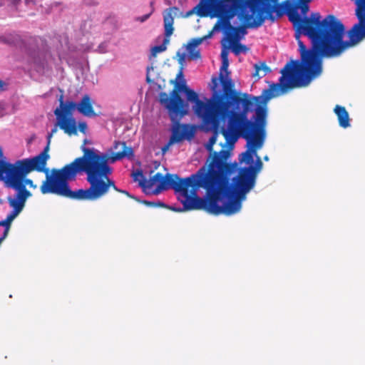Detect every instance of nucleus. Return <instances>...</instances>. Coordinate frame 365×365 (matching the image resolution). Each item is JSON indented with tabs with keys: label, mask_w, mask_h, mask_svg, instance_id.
Wrapping results in <instances>:
<instances>
[{
	"label": "nucleus",
	"mask_w": 365,
	"mask_h": 365,
	"mask_svg": "<svg viewBox=\"0 0 365 365\" xmlns=\"http://www.w3.org/2000/svg\"><path fill=\"white\" fill-rule=\"evenodd\" d=\"M58 126V123H57L56 125H55V126L51 129V133L48 135V137H47V138H48V143H47V145H50L51 138H52L53 134H55L57 132V130H58V128L57 127Z\"/></svg>",
	"instance_id": "obj_25"
},
{
	"label": "nucleus",
	"mask_w": 365,
	"mask_h": 365,
	"mask_svg": "<svg viewBox=\"0 0 365 365\" xmlns=\"http://www.w3.org/2000/svg\"><path fill=\"white\" fill-rule=\"evenodd\" d=\"M183 77V73H182V67L180 68V70L179 71L178 75H177V78H182Z\"/></svg>",
	"instance_id": "obj_32"
},
{
	"label": "nucleus",
	"mask_w": 365,
	"mask_h": 365,
	"mask_svg": "<svg viewBox=\"0 0 365 365\" xmlns=\"http://www.w3.org/2000/svg\"><path fill=\"white\" fill-rule=\"evenodd\" d=\"M231 45L232 51L235 55L238 56L241 53H247L249 48L239 42V41H229Z\"/></svg>",
	"instance_id": "obj_20"
},
{
	"label": "nucleus",
	"mask_w": 365,
	"mask_h": 365,
	"mask_svg": "<svg viewBox=\"0 0 365 365\" xmlns=\"http://www.w3.org/2000/svg\"><path fill=\"white\" fill-rule=\"evenodd\" d=\"M170 145H168V143L163 148V151L165 152L168 149Z\"/></svg>",
	"instance_id": "obj_34"
},
{
	"label": "nucleus",
	"mask_w": 365,
	"mask_h": 365,
	"mask_svg": "<svg viewBox=\"0 0 365 365\" xmlns=\"http://www.w3.org/2000/svg\"><path fill=\"white\" fill-rule=\"evenodd\" d=\"M20 0H13L14 4H17Z\"/></svg>",
	"instance_id": "obj_40"
},
{
	"label": "nucleus",
	"mask_w": 365,
	"mask_h": 365,
	"mask_svg": "<svg viewBox=\"0 0 365 365\" xmlns=\"http://www.w3.org/2000/svg\"><path fill=\"white\" fill-rule=\"evenodd\" d=\"M210 119L207 120L205 118L201 119L202 125L205 127L206 130H212V134L208 142L205 145L207 151L210 152V156L207 160L205 165L203 166L208 167L209 163L212 160L213 155L216 151H213V145L215 144L217 137L220 133L222 135V129L225 128L224 126H220L222 122L227 120V118L222 116L220 111L210 115Z\"/></svg>",
	"instance_id": "obj_11"
},
{
	"label": "nucleus",
	"mask_w": 365,
	"mask_h": 365,
	"mask_svg": "<svg viewBox=\"0 0 365 365\" xmlns=\"http://www.w3.org/2000/svg\"><path fill=\"white\" fill-rule=\"evenodd\" d=\"M93 101L88 94H85L81 101L77 103L78 111L86 117H95L96 113L93 107Z\"/></svg>",
	"instance_id": "obj_16"
},
{
	"label": "nucleus",
	"mask_w": 365,
	"mask_h": 365,
	"mask_svg": "<svg viewBox=\"0 0 365 365\" xmlns=\"http://www.w3.org/2000/svg\"><path fill=\"white\" fill-rule=\"evenodd\" d=\"M189 53L190 58L192 60H197L201 58L200 52L199 50H197L195 48H192L190 49H187Z\"/></svg>",
	"instance_id": "obj_24"
},
{
	"label": "nucleus",
	"mask_w": 365,
	"mask_h": 365,
	"mask_svg": "<svg viewBox=\"0 0 365 365\" xmlns=\"http://www.w3.org/2000/svg\"><path fill=\"white\" fill-rule=\"evenodd\" d=\"M185 93L187 101L194 103L193 110L195 114L201 119L205 118L207 120L210 115L219 111L220 94H215L204 102L199 99L198 95L193 90L186 86L185 82L182 85L176 84L170 93V96L165 93H160L159 101L168 111L169 116L173 122L178 121L187 113V104L180 97L179 91Z\"/></svg>",
	"instance_id": "obj_6"
},
{
	"label": "nucleus",
	"mask_w": 365,
	"mask_h": 365,
	"mask_svg": "<svg viewBox=\"0 0 365 365\" xmlns=\"http://www.w3.org/2000/svg\"><path fill=\"white\" fill-rule=\"evenodd\" d=\"M184 207L182 208H180V209H178V210H175V208H173V210H177V211H185L183 210Z\"/></svg>",
	"instance_id": "obj_38"
},
{
	"label": "nucleus",
	"mask_w": 365,
	"mask_h": 365,
	"mask_svg": "<svg viewBox=\"0 0 365 365\" xmlns=\"http://www.w3.org/2000/svg\"><path fill=\"white\" fill-rule=\"evenodd\" d=\"M158 206H160V207H163L165 206V204H164L163 202H159L158 203Z\"/></svg>",
	"instance_id": "obj_36"
},
{
	"label": "nucleus",
	"mask_w": 365,
	"mask_h": 365,
	"mask_svg": "<svg viewBox=\"0 0 365 365\" xmlns=\"http://www.w3.org/2000/svg\"><path fill=\"white\" fill-rule=\"evenodd\" d=\"M48 145L46 146L44 150L38 155L31 158L19 160L14 163V165L20 168V173L24 175L25 173H30L33 170L38 172H43L46 173V180L42 182L40 187V190L42 194H54L58 196L63 197L55 191L56 186L57 185V175L59 174L61 170L64 169L68 165L71 164H67L62 168L56 169L53 168L51 171V174L48 173V170L45 168L46 162L49 158Z\"/></svg>",
	"instance_id": "obj_7"
},
{
	"label": "nucleus",
	"mask_w": 365,
	"mask_h": 365,
	"mask_svg": "<svg viewBox=\"0 0 365 365\" xmlns=\"http://www.w3.org/2000/svg\"><path fill=\"white\" fill-rule=\"evenodd\" d=\"M0 42L7 43V44H11L13 43V41L11 40V38L9 36H0Z\"/></svg>",
	"instance_id": "obj_29"
},
{
	"label": "nucleus",
	"mask_w": 365,
	"mask_h": 365,
	"mask_svg": "<svg viewBox=\"0 0 365 365\" xmlns=\"http://www.w3.org/2000/svg\"><path fill=\"white\" fill-rule=\"evenodd\" d=\"M144 203L146 205H153V203L151 202L144 201Z\"/></svg>",
	"instance_id": "obj_37"
},
{
	"label": "nucleus",
	"mask_w": 365,
	"mask_h": 365,
	"mask_svg": "<svg viewBox=\"0 0 365 365\" xmlns=\"http://www.w3.org/2000/svg\"><path fill=\"white\" fill-rule=\"evenodd\" d=\"M264 160H269V158H268V157H267V156H265V157L264 158Z\"/></svg>",
	"instance_id": "obj_42"
},
{
	"label": "nucleus",
	"mask_w": 365,
	"mask_h": 365,
	"mask_svg": "<svg viewBox=\"0 0 365 365\" xmlns=\"http://www.w3.org/2000/svg\"><path fill=\"white\" fill-rule=\"evenodd\" d=\"M4 86H5V83L3 81L0 80V89L4 90Z\"/></svg>",
	"instance_id": "obj_33"
},
{
	"label": "nucleus",
	"mask_w": 365,
	"mask_h": 365,
	"mask_svg": "<svg viewBox=\"0 0 365 365\" xmlns=\"http://www.w3.org/2000/svg\"><path fill=\"white\" fill-rule=\"evenodd\" d=\"M222 135L225 139V144H233L236 140L242 137L247 140V150L241 154L242 158L240 159L241 162L250 165L253 162V155H257V150L262 147L264 138L265 130H240L232 131L222 129Z\"/></svg>",
	"instance_id": "obj_9"
},
{
	"label": "nucleus",
	"mask_w": 365,
	"mask_h": 365,
	"mask_svg": "<svg viewBox=\"0 0 365 365\" xmlns=\"http://www.w3.org/2000/svg\"><path fill=\"white\" fill-rule=\"evenodd\" d=\"M154 12V9L153 8V9H151L150 12L148 14H145V15H143L142 16H140V17H138L137 18V21H139L140 22H144L147 19H149V17L151 16V14Z\"/></svg>",
	"instance_id": "obj_26"
},
{
	"label": "nucleus",
	"mask_w": 365,
	"mask_h": 365,
	"mask_svg": "<svg viewBox=\"0 0 365 365\" xmlns=\"http://www.w3.org/2000/svg\"><path fill=\"white\" fill-rule=\"evenodd\" d=\"M208 174L206 166L185 178H180L177 174L163 175L157 173L150 180H141L140 187L147 190L157 184L154 194L173 189L179 194L178 200L184 205V210H202L214 215Z\"/></svg>",
	"instance_id": "obj_5"
},
{
	"label": "nucleus",
	"mask_w": 365,
	"mask_h": 365,
	"mask_svg": "<svg viewBox=\"0 0 365 365\" xmlns=\"http://www.w3.org/2000/svg\"><path fill=\"white\" fill-rule=\"evenodd\" d=\"M298 45L301 62L287 63L281 70L279 82L272 84L259 96L237 92L232 80L225 79L221 75L222 94H220L219 111L227 119L225 130H265L267 102L289 89L308 86L322 73V63L307 51L302 41H298Z\"/></svg>",
	"instance_id": "obj_1"
},
{
	"label": "nucleus",
	"mask_w": 365,
	"mask_h": 365,
	"mask_svg": "<svg viewBox=\"0 0 365 365\" xmlns=\"http://www.w3.org/2000/svg\"><path fill=\"white\" fill-rule=\"evenodd\" d=\"M219 82L221 83V81H220V77L219 78H217V77H212V78L211 86H210L211 90L212 91V96H214L215 94H220L217 91Z\"/></svg>",
	"instance_id": "obj_23"
},
{
	"label": "nucleus",
	"mask_w": 365,
	"mask_h": 365,
	"mask_svg": "<svg viewBox=\"0 0 365 365\" xmlns=\"http://www.w3.org/2000/svg\"><path fill=\"white\" fill-rule=\"evenodd\" d=\"M26 4H29V2H34L33 0H25Z\"/></svg>",
	"instance_id": "obj_39"
},
{
	"label": "nucleus",
	"mask_w": 365,
	"mask_h": 365,
	"mask_svg": "<svg viewBox=\"0 0 365 365\" xmlns=\"http://www.w3.org/2000/svg\"><path fill=\"white\" fill-rule=\"evenodd\" d=\"M255 73H254V76H257L258 78H262L271 72V68L267 66L265 62L255 63Z\"/></svg>",
	"instance_id": "obj_18"
},
{
	"label": "nucleus",
	"mask_w": 365,
	"mask_h": 365,
	"mask_svg": "<svg viewBox=\"0 0 365 365\" xmlns=\"http://www.w3.org/2000/svg\"><path fill=\"white\" fill-rule=\"evenodd\" d=\"M4 240V237H0V245L1 244V242H3Z\"/></svg>",
	"instance_id": "obj_41"
},
{
	"label": "nucleus",
	"mask_w": 365,
	"mask_h": 365,
	"mask_svg": "<svg viewBox=\"0 0 365 365\" xmlns=\"http://www.w3.org/2000/svg\"><path fill=\"white\" fill-rule=\"evenodd\" d=\"M229 156V150L222 149L214 153L207 167L215 215H232L240 211L242 201L255 186L263 166L257 155L255 165L240 168L237 163L227 162Z\"/></svg>",
	"instance_id": "obj_3"
},
{
	"label": "nucleus",
	"mask_w": 365,
	"mask_h": 365,
	"mask_svg": "<svg viewBox=\"0 0 365 365\" xmlns=\"http://www.w3.org/2000/svg\"><path fill=\"white\" fill-rule=\"evenodd\" d=\"M299 1L302 3V5L301 6L302 11L303 14H305L309 9V6L307 4L309 1L308 0H302V1L299 0Z\"/></svg>",
	"instance_id": "obj_27"
},
{
	"label": "nucleus",
	"mask_w": 365,
	"mask_h": 365,
	"mask_svg": "<svg viewBox=\"0 0 365 365\" xmlns=\"http://www.w3.org/2000/svg\"><path fill=\"white\" fill-rule=\"evenodd\" d=\"M78 128L81 133H85L88 127L86 123L81 122L78 123V126L77 127V128Z\"/></svg>",
	"instance_id": "obj_28"
},
{
	"label": "nucleus",
	"mask_w": 365,
	"mask_h": 365,
	"mask_svg": "<svg viewBox=\"0 0 365 365\" xmlns=\"http://www.w3.org/2000/svg\"><path fill=\"white\" fill-rule=\"evenodd\" d=\"M334 112L336 115L339 125L341 128H346L350 126L349 113L345 107L336 105L334 108Z\"/></svg>",
	"instance_id": "obj_17"
},
{
	"label": "nucleus",
	"mask_w": 365,
	"mask_h": 365,
	"mask_svg": "<svg viewBox=\"0 0 365 365\" xmlns=\"http://www.w3.org/2000/svg\"><path fill=\"white\" fill-rule=\"evenodd\" d=\"M195 132L192 126L188 124L177 125L173 130L172 135L168 141V145L182 141L184 138L190 140L194 137Z\"/></svg>",
	"instance_id": "obj_15"
},
{
	"label": "nucleus",
	"mask_w": 365,
	"mask_h": 365,
	"mask_svg": "<svg viewBox=\"0 0 365 365\" xmlns=\"http://www.w3.org/2000/svg\"><path fill=\"white\" fill-rule=\"evenodd\" d=\"M4 153L0 147V180H4L9 187L16 191L11 198L25 207L26 202L32 194L26 189V185L36 188L33 180L26 178L29 173L21 175L20 168L4 160Z\"/></svg>",
	"instance_id": "obj_8"
},
{
	"label": "nucleus",
	"mask_w": 365,
	"mask_h": 365,
	"mask_svg": "<svg viewBox=\"0 0 365 365\" xmlns=\"http://www.w3.org/2000/svg\"><path fill=\"white\" fill-rule=\"evenodd\" d=\"M229 61H222V66L220 68V77L221 75L225 79L232 80L229 76L230 72L228 71Z\"/></svg>",
	"instance_id": "obj_21"
},
{
	"label": "nucleus",
	"mask_w": 365,
	"mask_h": 365,
	"mask_svg": "<svg viewBox=\"0 0 365 365\" xmlns=\"http://www.w3.org/2000/svg\"><path fill=\"white\" fill-rule=\"evenodd\" d=\"M276 0H224L213 31H225L228 41H240L247 34V28H258L268 19L274 20L273 13L280 17Z\"/></svg>",
	"instance_id": "obj_4"
},
{
	"label": "nucleus",
	"mask_w": 365,
	"mask_h": 365,
	"mask_svg": "<svg viewBox=\"0 0 365 365\" xmlns=\"http://www.w3.org/2000/svg\"><path fill=\"white\" fill-rule=\"evenodd\" d=\"M63 93V91L60 89ZM59 107L56 108L54 114L58 120L59 128L68 135L77 134V125L75 118L72 117L73 111L77 108V103L73 101H63V95L61 93L58 98Z\"/></svg>",
	"instance_id": "obj_10"
},
{
	"label": "nucleus",
	"mask_w": 365,
	"mask_h": 365,
	"mask_svg": "<svg viewBox=\"0 0 365 365\" xmlns=\"http://www.w3.org/2000/svg\"><path fill=\"white\" fill-rule=\"evenodd\" d=\"M150 6L151 7V9H153V8L155 9V8H154V1H150Z\"/></svg>",
	"instance_id": "obj_35"
},
{
	"label": "nucleus",
	"mask_w": 365,
	"mask_h": 365,
	"mask_svg": "<svg viewBox=\"0 0 365 365\" xmlns=\"http://www.w3.org/2000/svg\"><path fill=\"white\" fill-rule=\"evenodd\" d=\"M7 202L11 207L13 208L12 211L9 214L4 220L0 221V226L5 227L3 233L4 240L7 237L12 221L21 213L24 206L16 202L11 198V196L7 197Z\"/></svg>",
	"instance_id": "obj_14"
},
{
	"label": "nucleus",
	"mask_w": 365,
	"mask_h": 365,
	"mask_svg": "<svg viewBox=\"0 0 365 365\" xmlns=\"http://www.w3.org/2000/svg\"><path fill=\"white\" fill-rule=\"evenodd\" d=\"M133 180L135 182H138L139 185L140 186V182L141 180L147 181L143 175V171L140 169L136 170L135 172L132 174Z\"/></svg>",
	"instance_id": "obj_22"
},
{
	"label": "nucleus",
	"mask_w": 365,
	"mask_h": 365,
	"mask_svg": "<svg viewBox=\"0 0 365 365\" xmlns=\"http://www.w3.org/2000/svg\"><path fill=\"white\" fill-rule=\"evenodd\" d=\"M177 56L178 57V63L182 65L185 61V55L184 53H180V51H178L177 53Z\"/></svg>",
	"instance_id": "obj_31"
},
{
	"label": "nucleus",
	"mask_w": 365,
	"mask_h": 365,
	"mask_svg": "<svg viewBox=\"0 0 365 365\" xmlns=\"http://www.w3.org/2000/svg\"><path fill=\"white\" fill-rule=\"evenodd\" d=\"M178 11V8L176 6L170 7L166 9L163 13V24L165 29V38L163 43L159 46H155L151 49V56L155 57L158 53L163 52L166 50V45L170 41V37L174 31V17L173 14L176 15V11Z\"/></svg>",
	"instance_id": "obj_13"
},
{
	"label": "nucleus",
	"mask_w": 365,
	"mask_h": 365,
	"mask_svg": "<svg viewBox=\"0 0 365 365\" xmlns=\"http://www.w3.org/2000/svg\"><path fill=\"white\" fill-rule=\"evenodd\" d=\"M222 61H228V51L226 48H223L221 52Z\"/></svg>",
	"instance_id": "obj_30"
},
{
	"label": "nucleus",
	"mask_w": 365,
	"mask_h": 365,
	"mask_svg": "<svg viewBox=\"0 0 365 365\" xmlns=\"http://www.w3.org/2000/svg\"><path fill=\"white\" fill-rule=\"evenodd\" d=\"M215 31H213V29H212V31H210L207 35H205L202 37L192 38L190 41V42L187 43V49H190L192 48H196L197 46L201 44L205 40L211 38Z\"/></svg>",
	"instance_id": "obj_19"
},
{
	"label": "nucleus",
	"mask_w": 365,
	"mask_h": 365,
	"mask_svg": "<svg viewBox=\"0 0 365 365\" xmlns=\"http://www.w3.org/2000/svg\"><path fill=\"white\" fill-rule=\"evenodd\" d=\"M224 0H200V2L187 12V17L195 14L199 17L217 18Z\"/></svg>",
	"instance_id": "obj_12"
},
{
	"label": "nucleus",
	"mask_w": 365,
	"mask_h": 365,
	"mask_svg": "<svg viewBox=\"0 0 365 365\" xmlns=\"http://www.w3.org/2000/svg\"><path fill=\"white\" fill-rule=\"evenodd\" d=\"M118 151L110 157L100 153L93 148L82 146L83 155L76 158L70 165L61 170L57 175L55 191L58 194L78 201H95L106 195L110 190L123 193L134 198L126 190L118 189L114 180L109 178L112 168L109 160L113 163L123 158H132L134 153L125 142H115L114 149Z\"/></svg>",
	"instance_id": "obj_2"
}]
</instances>
